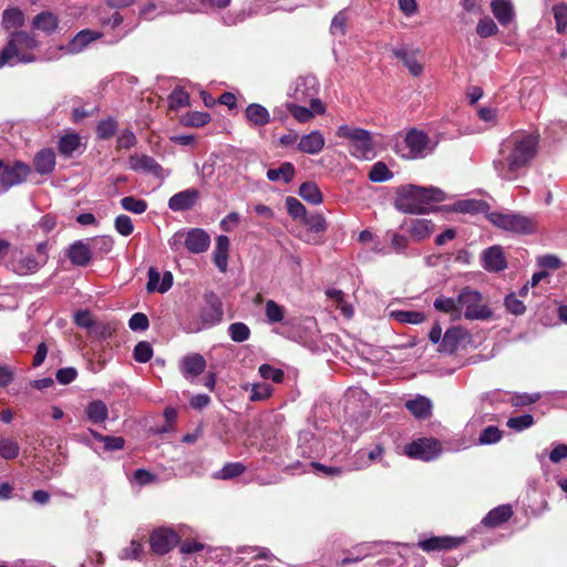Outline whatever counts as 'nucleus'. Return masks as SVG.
<instances>
[{
	"label": "nucleus",
	"mask_w": 567,
	"mask_h": 567,
	"mask_svg": "<svg viewBox=\"0 0 567 567\" xmlns=\"http://www.w3.org/2000/svg\"><path fill=\"white\" fill-rule=\"evenodd\" d=\"M210 235L202 228H192L187 231L181 230L175 233L168 244L172 247L179 248H209Z\"/></svg>",
	"instance_id": "1a4fd4ad"
},
{
	"label": "nucleus",
	"mask_w": 567,
	"mask_h": 567,
	"mask_svg": "<svg viewBox=\"0 0 567 567\" xmlns=\"http://www.w3.org/2000/svg\"><path fill=\"white\" fill-rule=\"evenodd\" d=\"M492 12L502 25H507L514 17V9L508 0H493Z\"/></svg>",
	"instance_id": "393cba45"
},
{
	"label": "nucleus",
	"mask_w": 567,
	"mask_h": 567,
	"mask_svg": "<svg viewBox=\"0 0 567 567\" xmlns=\"http://www.w3.org/2000/svg\"><path fill=\"white\" fill-rule=\"evenodd\" d=\"M347 20H348V17L344 11L338 12L332 19L331 27H330L331 32L334 34L336 33L344 34Z\"/></svg>",
	"instance_id": "774afa93"
},
{
	"label": "nucleus",
	"mask_w": 567,
	"mask_h": 567,
	"mask_svg": "<svg viewBox=\"0 0 567 567\" xmlns=\"http://www.w3.org/2000/svg\"><path fill=\"white\" fill-rule=\"evenodd\" d=\"M392 177L393 173L383 162L375 163L369 172V179L374 183L385 182Z\"/></svg>",
	"instance_id": "4c0bfd02"
},
{
	"label": "nucleus",
	"mask_w": 567,
	"mask_h": 567,
	"mask_svg": "<svg viewBox=\"0 0 567 567\" xmlns=\"http://www.w3.org/2000/svg\"><path fill=\"white\" fill-rule=\"evenodd\" d=\"M38 45L39 41L34 35L25 31L13 32L7 45L0 52V68H3L12 58L19 56L21 50H33Z\"/></svg>",
	"instance_id": "6e6552de"
},
{
	"label": "nucleus",
	"mask_w": 567,
	"mask_h": 567,
	"mask_svg": "<svg viewBox=\"0 0 567 567\" xmlns=\"http://www.w3.org/2000/svg\"><path fill=\"white\" fill-rule=\"evenodd\" d=\"M391 317L402 323L417 324L424 321L425 316L420 311H392Z\"/></svg>",
	"instance_id": "79ce46f5"
},
{
	"label": "nucleus",
	"mask_w": 567,
	"mask_h": 567,
	"mask_svg": "<svg viewBox=\"0 0 567 567\" xmlns=\"http://www.w3.org/2000/svg\"><path fill=\"white\" fill-rule=\"evenodd\" d=\"M405 144L409 147L412 157H424L434 148L429 136L422 131H417L415 128L408 132L405 136Z\"/></svg>",
	"instance_id": "ddd939ff"
},
{
	"label": "nucleus",
	"mask_w": 567,
	"mask_h": 567,
	"mask_svg": "<svg viewBox=\"0 0 567 567\" xmlns=\"http://www.w3.org/2000/svg\"><path fill=\"white\" fill-rule=\"evenodd\" d=\"M210 121V115L207 112H189L183 117V123L186 126L202 127Z\"/></svg>",
	"instance_id": "de8ad7c7"
},
{
	"label": "nucleus",
	"mask_w": 567,
	"mask_h": 567,
	"mask_svg": "<svg viewBox=\"0 0 567 567\" xmlns=\"http://www.w3.org/2000/svg\"><path fill=\"white\" fill-rule=\"evenodd\" d=\"M464 337L465 333L463 329L458 327L447 329L442 338L441 350L449 353L455 352Z\"/></svg>",
	"instance_id": "cd10ccee"
},
{
	"label": "nucleus",
	"mask_w": 567,
	"mask_h": 567,
	"mask_svg": "<svg viewBox=\"0 0 567 567\" xmlns=\"http://www.w3.org/2000/svg\"><path fill=\"white\" fill-rule=\"evenodd\" d=\"M171 109H178L189 104V95L181 87H176L168 96Z\"/></svg>",
	"instance_id": "6e6d98bb"
},
{
	"label": "nucleus",
	"mask_w": 567,
	"mask_h": 567,
	"mask_svg": "<svg viewBox=\"0 0 567 567\" xmlns=\"http://www.w3.org/2000/svg\"><path fill=\"white\" fill-rule=\"evenodd\" d=\"M265 313L269 323L282 322L286 310L274 300L266 301Z\"/></svg>",
	"instance_id": "58836bf2"
},
{
	"label": "nucleus",
	"mask_w": 567,
	"mask_h": 567,
	"mask_svg": "<svg viewBox=\"0 0 567 567\" xmlns=\"http://www.w3.org/2000/svg\"><path fill=\"white\" fill-rule=\"evenodd\" d=\"M434 308L437 311L451 315L454 320L461 318L458 297L454 299L440 296L434 300Z\"/></svg>",
	"instance_id": "c85d7f7f"
},
{
	"label": "nucleus",
	"mask_w": 567,
	"mask_h": 567,
	"mask_svg": "<svg viewBox=\"0 0 567 567\" xmlns=\"http://www.w3.org/2000/svg\"><path fill=\"white\" fill-rule=\"evenodd\" d=\"M462 543V538H453L449 536L444 537H431L419 543V547L424 551L452 549L457 547Z\"/></svg>",
	"instance_id": "6ab92c4d"
},
{
	"label": "nucleus",
	"mask_w": 567,
	"mask_h": 567,
	"mask_svg": "<svg viewBox=\"0 0 567 567\" xmlns=\"http://www.w3.org/2000/svg\"><path fill=\"white\" fill-rule=\"evenodd\" d=\"M487 218L493 225L515 234L528 235L537 229L533 218L519 214L491 213Z\"/></svg>",
	"instance_id": "0eeeda50"
},
{
	"label": "nucleus",
	"mask_w": 567,
	"mask_h": 567,
	"mask_svg": "<svg viewBox=\"0 0 567 567\" xmlns=\"http://www.w3.org/2000/svg\"><path fill=\"white\" fill-rule=\"evenodd\" d=\"M148 326V318L142 312L134 313L128 320V327L133 331H144Z\"/></svg>",
	"instance_id": "69168bd1"
},
{
	"label": "nucleus",
	"mask_w": 567,
	"mask_h": 567,
	"mask_svg": "<svg viewBox=\"0 0 567 567\" xmlns=\"http://www.w3.org/2000/svg\"><path fill=\"white\" fill-rule=\"evenodd\" d=\"M246 467L240 462L227 463L216 475L219 480H231L245 472Z\"/></svg>",
	"instance_id": "a19ab883"
},
{
	"label": "nucleus",
	"mask_w": 567,
	"mask_h": 567,
	"mask_svg": "<svg viewBox=\"0 0 567 567\" xmlns=\"http://www.w3.org/2000/svg\"><path fill=\"white\" fill-rule=\"evenodd\" d=\"M199 198V192L195 188H188L173 195L168 200V207L174 212L190 209Z\"/></svg>",
	"instance_id": "2eb2a0df"
},
{
	"label": "nucleus",
	"mask_w": 567,
	"mask_h": 567,
	"mask_svg": "<svg viewBox=\"0 0 567 567\" xmlns=\"http://www.w3.org/2000/svg\"><path fill=\"white\" fill-rule=\"evenodd\" d=\"M434 229V225L431 223V220L427 219H415L412 223L410 234L412 238L420 243L426 237H429Z\"/></svg>",
	"instance_id": "72a5a7b5"
},
{
	"label": "nucleus",
	"mask_w": 567,
	"mask_h": 567,
	"mask_svg": "<svg viewBox=\"0 0 567 567\" xmlns=\"http://www.w3.org/2000/svg\"><path fill=\"white\" fill-rule=\"evenodd\" d=\"M2 24L7 29L20 28L24 24V14L18 8L6 9L2 13Z\"/></svg>",
	"instance_id": "e433bc0d"
},
{
	"label": "nucleus",
	"mask_w": 567,
	"mask_h": 567,
	"mask_svg": "<svg viewBox=\"0 0 567 567\" xmlns=\"http://www.w3.org/2000/svg\"><path fill=\"white\" fill-rule=\"evenodd\" d=\"M299 195L312 205L322 203V194L315 182H305L299 187Z\"/></svg>",
	"instance_id": "473e14b6"
},
{
	"label": "nucleus",
	"mask_w": 567,
	"mask_h": 567,
	"mask_svg": "<svg viewBox=\"0 0 567 567\" xmlns=\"http://www.w3.org/2000/svg\"><path fill=\"white\" fill-rule=\"evenodd\" d=\"M115 228L121 235L128 236L133 231L132 219L126 215H120L115 219Z\"/></svg>",
	"instance_id": "338daca9"
},
{
	"label": "nucleus",
	"mask_w": 567,
	"mask_h": 567,
	"mask_svg": "<svg viewBox=\"0 0 567 567\" xmlns=\"http://www.w3.org/2000/svg\"><path fill=\"white\" fill-rule=\"evenodd\" d=\"M504 305L506 310L515 316L523 315L526 310L525 305L517 298L515 293L507 295L505 297Z\"/></svg>",
	"instance_id": "13d9d810"
},
{
	"label": "nucleus",
	"mask_w": 567,
	"mask_h": 567,
	"mask_svg": "<svg viewBox=\"0 0 567 567\" xmlns=\"http://www.w3.org/2000/svg\"><path fill=\"white\" fill-rule=\"evenodd\" d=\"M305 224L309 226V229L319 234L327 229V223L322 215L313 214L303 219Z\"/></svg>",
	"instance_id": "0e129e2a"
},
{
	"label": "nucleus",
	"mask_w": 567,
	"mask_h": 567,
	"mask_svg": "<svg viewBox=\"0 0 567 567\" xmlns=\"http://www.w3.org/2000/svg\"><path fill=\"white\" fill-rule=\"evenodd\" d=\"M92 436L104 444L105 450L115 451L121 450L124 446V439L121 436H107L102 435L96 431H91Z\"/></svg>",
	"instance_id": "c03bdc74"
},
{
	"label": "nucleus",
	"mask_w": 567,
	"mask_h": 567,
	"mask_svg": "<svg viewBox=\"0 0 567 567\" xmlns=\"http://www.w3.org/2000/svg\"><path fill=\"white\" fill-rule=\"evenodd\" d=\"M117 130V122L109 117L107 120L101 121L96 126V134L102 140L112 137Z\"/></svg>",
	"instance_id": "3c124183"
},
{
	"label": "nucleus",
	"mask_w": 567,
	"mask_h": 567,
	"mask_svg": "<svg viewBox=\"0 0 567 567\" xmlns=\"http://www.w3.org/2000/svg\"><path fill=\"white\" fill-rule=\"evenodd\" d=\"M534 424V417L530 414L509 417L506 425L515 431H524Z\"/></svg>",
	"instance_id": "864d4df0"
},
{
	"label": "nucleus",
	"mask_w": 567,
	"mask_h": 567,
	"mask_svg": "<svg viewBox=\"0 0 567 567\" xmlns=\"http://www.w3.org/2000/svg\"><path fill=\"white\" fill-rule=\"evenodd\" d=\"M130 166L134 171H143L153 174L158 178H164L162 166L151 156L135 154L130 157Z\"/></svg>",
	"instance_id": "dca6fc26"
},
{
	"label": "nucleus",
	"mask_w": 567,
	"mask_h": 567,
	"mask_svg": "<svg viewBox=\"0 0 567 567\" xmlns=\"http://www.w3.org/2000/svg\"><path fill=\"white\" fill-rule=\"evenodd\" d=\"M461 316L468 320H487L492 317L489 308L483 303V296L477 290L464 288L458 293Z\"/></svg>",
	"instance_id": "423d86ee"
},
{
	"label": "nucleus",
	"mask_w": 567,
	"mask_h": 567,
	"mask_svg": "<svg viewBox=\"0 0 567 567\" xmlns=\"http://www.w3.org/2000/svg\"><path fill=\"white\" fill-rule=\"evenodd\" d=\"M538 140L532 134L512 136L502 144L503 158L495 159L493 165L503 179L512 181L516 172L528 165L536 155Z\"/></svg>",
	"instance_id": "f257e3e1"
},
{
	"label": "nucleus",
	"mask_w": 567,
	"mask_h": 567,
	"mask_svg": "<svg viewBox=\"0 0 567 567\" xmlns=\"http://www.w3.org/2000/svg\"><path fill=\"white\" fill-rule=\"evenodd\" d=\"M286 207H287L288 214L293 219H302L303 220L307 217V209H306L305 205L296 197L288 196L286 198Z\"/></svg>",
	"instance_id": "37998d69"
},
{
	"label": "nucleus",
	"mask_w": 567,
	"mask_h": 567,
	"mask_svg": "<svg viewBox=\"0 0 567 567\" xmlns=\"http://www.w3.org/2000/svg\"><path fill=\"white\" fill-rule=\"evenodd\" d=\"M59 27L58 17L51 11H42L32 20V28L52 34Z\"/></svg>",
	"instance_id": "5701e85b"
},
{
	"label": "nucleus",
	"mask_w": 567,
	"mask_h": 567,
	"mask_svg": "<svg viewBox=\"0 0 567 567\" xmlns=\"http://www.w3.org/2000/svg\"><path fill=\"white\" fill-rule=\"evenodd\" d=\"M444 199L445 194L440 188L406 185L398 189L394 207L404 214L420 215L429 213L433 203Z\"/></svg>",
	"instance_id": "f03ea898"
},
{
	"label": "nucleus",
	"mask_w": 567,
	"mask_h": 567,
	"mask_svg": "<svg viewBox=\"0 0 567 567\" xmlns=\"http://www.w3.org/2000/svg\"><path fill=\"white\" fill-rule=\"evenodd\" d=\"M383 452H384V450L380 445H377L373 450H371L369 452H367L364 450L357 452L354 468L362 470V468L368 467L372 462L381 460Z\"/></svg>",
	"instance_id": "c756f323"
},
{
	"label": "nucleus",
	"mask_w": 567,
	"mask_h": 567,
	"mask_svg": "<svg viewBox=\"0 0 567 567\" xmlns=\"http://www.w3.org/2000/svg\"><path fill=\"white\" fill-rule=\"evenodd\" d=\"M80 147V136L76 133H70L59 140V152L65 157H71Z\"/></svg>",
	"instance_id": "c9c22d12"
},
{
	"label": "nucleus",
	"mask_w": 567,
	"mask_h": 567,
	"mask_svg": "<svg viewBox=\"0 0 567 567\" xmlns=\"http://www.w3.org/2000/svg\"><path fill=\"white\" fill-rule=\"evenodd\" d=\"M287 109L291 115L300 123H306L313 117L312 111L305 106H300L295 103H288Z\"/></svg>",
	"instance_id": "4d7b16f0"
},
{
	"label": "nucleus",
	"mask_w": 567,
	"mask_h": 567,
	"mask_svg": "<svg viewBox=\"0 0 567 567\" xmlns=\"http://www.w3.org/2000/svg\"><path fill=\"white\" fill-rule=\"evenodd\" d=\"M408 456L425 462L436 458L441 453L439 441L434 439H419L406 446Z\"/></svg>",
	"instance_id": "9d476101"
},
{
	"label": "nucleus",
	"mask_w": 567,
	"mask_h": 567,
	"mask_svg": "<svg viewBox=\"0 0 567 567\" xmlns=\"http://www.w3.org/2000/svg\"><path fill=\"white\" fill-rule=\"evenodd\" d=\"M245 117L254 127H261L270 122V114L268 110L258 103H251L246 107Z\"/></svg>",
	"instance_id": "aec40b11"
},
{
	"label": "nucleus",
	"mask_w": 567,
	"mask_h": 567,
	"mask_svg": "<svg viewBox=\"0 0 567 567\" xmlns=\"http://www.w3.org/2000/svg\"><path fill=\"white\" fill-rule=\"evenodd\" d=\"M337 136L349 141V152L359 159L368 158L374 148L371 133L363 128L341 125L337 130Z\"/></svg>",
	"instance_id": "39448f33"
},
{
	"label": "nucleus",
	"mask_w": 567,
	"mask_h": 567,
	"mask_svg": "<svg viewBox=\"0 0 567 567\" xmlns=\"http://www.w3.org/2000/svg\"><path fill=\"white\" fill-rule=\"evenodd\" d=\"M85 414L91 422L101 423L107 419L109 410L103 401L95 400L87 404Z\"/></svg>",
	"instance_id": "7c9ffc66"
},
{
	"label": "nucleus",
	"mask_w": 567,
	"mask_h": 567,
	"mask_svg": "<svg viewBox=\"0 0 567 567\" xmlns=\"http://www.w3.org/2000/svg\"><path fill=\"white\" fill-rule=\"evenodd\" d=\"M392 53L396 59L403 62V64L408 68L409 72L413 76H419L422 74L423 65L416 60L415 53H410L404 48L392 49Z\"/></svg>",
	"instance_id": "bb28decb"
},
{
	"label": "nucleus",
	"mask_w": 567,
	"mask_h": 567,
	"mask_svg": "<svg viewBox=\"0 0 567 567\" xmlns=\"http://www.w3.org/2000/svg\"><path fill=\"white\" fill-rule=\"evenodd\" d=\"M487 207L486 202L475 199H463L455 204V210L461 213H480L484 212Z\"/></svg>",
	"instance_id": "ea45409f"
},
{
	"label": "nucleus",
	"mask_w": 567,
	"mask_h": 567,
	"mask_svg": "<svg viewBox=\"0 0 567 567\" xmlns=\"http://www.w3.org/2000/svg\"><path fill=\"white\" fill-rule=\"evenodd\" d=\"M483 266L488 271H501L507 267L502 250H484L482 255Z\"/></svg>",
	"instance_id": "a878e982"
},
{
	"label": "nucleus",
	"mask_w": 567,
	"mask_h": 567,
	"mask_svg": "<svg viewBox=\"0 0 567 567\" xmlns=\"http://www.w3.org/2000/svg\"><path fill=\"white\" fill-rule=\"evenodd\" d=\"M405 408L414 417L420 420L429 419L432 413V402L423 395H417L415 399L406 401Z\"/></svg>",
	"instance_id": "4be33fe9"
},
{
	"label": "nucleus",
	"mask_w": 567,
	"mask_h": 567,
	"mask_svg": "<svg viewBox=\"0 0 567 567\" xmlns=\"http://www.w3.org/2000/svg\"><path fill=\"white\" fill-rule=\"evenodd\" d=\"M45 259L43 250H0V261L18 275L38 270Z\"/></svg>",
	"instance_id": "7ed1b4c3"
},
{
	"label": "nucleus",
	"mask_w": 567,
	"mask_h": 567,
	"mask_svg": "<svg viewBox=\"0 0 567 567\" xmlns=\"http://www.w3.org/2000/svg\"><path fill=\"white\" fill-rule=\"evenodd\" d=\"M34 169L41 175H48L55 167V154L51 148H42L33 158Z\"/></svg>",
	"instance_id": "412c9836"
},
{
	"label": "nucleus",
	"mask_w": 567,
	"mask_h": 567,
	"mask_svg": "<svg viewBox=\"0 0 567 567\" xmlns=\"http://www.w3.org/2000/svg\"><path fill=\"white\" fill-rule=\"evenodd\" d=\"M229 336L235 342H244L250 336V330L247 324L243 322L231 323L228 328Z\"/></svg>",
	"instance_id": "8fccbe9b"
},
{
	"label": "nucleus",
	"mask_w": 567,
	"mask_h": 567,
	"mask_svg": "<svg viewBox=\"0 0 567 567\" xmlns=\"http://www.w3.org/2000/svg\"><path fill=\"white\" fill-rule=\"evenodd\" d=\"M204 305L198 312V321L190 323L188 331L198 332L203 329L218 324L224 317L223 302L214 291H207L203 296Z\"/></svg>",
	"instance_id": "20e7f679"
},
{
	"label": "nucleus",
	"mask_w": 567,
	"mask_h": 567,
	"mask_svg": "<svg viewBox=\"0 0 567 567\" xmlns=\"http://www.w3.org/2000/svg\"><path fill=\"white\" fill-rule=\"evenodd\" d=\"M134 359L140 363L148 362L153 357V348L147 341H140L134 348Z\"/></svg>",
	"instance_id": "603ef678"
},
{
	"label": "nucleus",
	"mask_w": 567,
	"mask_h": 567,
	"mask_svg": "<svg viewBox=\"0 0 567 567\" xmlns=\"http://www.w3.org/2000/svg\"><path fill=\"white\" fill-rule=\"evenodd\" d=\"M295 174H296V169H295V166L289 163V162H285L280 165L279 168H270L267 171V178L271 182H277L279 181L280 178H282V181L288 184L290 183L293 177H295Z\"/></svg>",
	"instance_id": "2f4dec72"
},
{
	"label": "nucleus",
	"mask_w": 567,
	"mask_h": 567,
	"mask_svg": "<svg viewBox=\"0 0 567 567\" xmlns=\"http://www.w3.org/2000/svg\"><path fill=\"white\" fill-rule=\"evenodd\" d=\"M259 374L265 380H272L276 383H280L284 380V372L280 369H276L269 364H261L259 367Z\"/></svg>",
	"instance_id": "680f3d73"
},
{
	"label": "nucleus",
	"mask_w": 567,
	"mask_h": 567,
	"mask_svg": "<svg viewBox=\"0 0 567 567\" xmlns=\"http://www.w3.org/2000/svg\"><path fill=\"white\" fill-rule=\"evenodd\" d=\"M497 31H498V28H497L496 23L489 18L481 19L476 27V32L482 38L491 37L493 34H495Z\"/></svg>",
	"instance_id": "e2e57ef3"
},
{
	"label": "nucleus",
	"mask_w": 567,
	"mask_h": 567,
	"mask_svg": "<svg viewBox=\"0 0 567 567\" xmlns=\"http://www.w3.org/2000/svg\"><path fill=\"white\" fill-rule=\"evenodd\" d=\"M30 173V166L23 162L17 161L12 164H6L2 161L1 186L4 189H8L12 186L19 185L28 178Z\"/></svg>",
	"instance_id": "f8f14e48"
},
{
	"label": "nucleus",
	"mask_w": 567,
	"mask_h": 567,
	"mask_svg": "<svg viewBox=\"0 0 567 567\" xmlns=\"http://www.w3.org/2000/svg\"><path fill=\"white\" fill-rule=\"evenodd\" d=\"M324 147V137L319 131H312L301 136L298 150L307 154H318Z\"/></svg>",
	"instance_id": "a211bd4d"
},
{
	"label": "nucleus",
	"mask_w": 567,
	"mask_h": 567,
	"mask_svg": "<svg viewBox=\"0 0 567 567\" xmlns=\"http://www.w3.org/2000/svg\"><path fill=\"white\" fill-rule=\"evenodd\" d=\"M553 13L556 22V31L561 34L567 27V4L560 2L553 7Z\"/></svg>",
	"instance_id": "a18cd8bd"
},
{
	"label": "nucleus",
	"mask_w": 567,
	"mask_h": 567,
	"mask_svg": "<svg viewBox=\"0 0 567 567\" xmlns=\"http://www.w3.org/2000/svg\"><path fill=\"white\" fill-rule=\"evenodd\" d=\"M513 515L512 507L509 505H502L488 512L483 518L482 523L487 527H496L507 522Z\"/></svg>",
	"instance_id": "b1692460"
},
{
	"label": "nucleus",
	"mask_w": 567,
	"mask_h": 567,
	"mask_svg": "<svg viewBox=\"0 0 567 567\" xmlns=\"http://www.w3.org/2000/svg\"><path fill=\"white\" fill-rule=\"evenodd\" d=\"M502 439V431L496 426H487L484 429L478 437L481 444H494Z\"/></svg>",
	"instance_id": "bf43d9fd"
},
{
	"label": "nucleus",
	"mask_w": 567,
	"mask_h": 567,
	"mask_svg": "<svg viewBox=\"0 0 567 567\" xmlns=\"http://www.w3.org/2000/svg\"><path fill=\"white\" fill-rule=\"evenodd\" d=\"M244 390L248 391L250 390V401L257 402V401H264L268 399L274 391V388L268 383H247L243 386Z\"/></svg>",
	"instance_id": "f704fd0d"
},
{
	"label": "nucleus",
	"mask_w": 567,
	"mask_h": 567,
	"mask_svg": "<svg viewBox=\"0 0 567 567\" xmlns=\"http://www.w3.org/2000/svg\"><path fill=\"white\" fill-rule=\"evenodd\" d=\"M143 553V545L137 540H132L131 544L123 548L120 553V558L126 559H138Z\"/></svg>",
	"instance_id": "052dcab7"
},
{
	"label": "nucleus",
	"mask_w": 567,
	"mask_h": 567,
	"mask_svg": "<svg viewBox=\"0 0 567 567\" xmlns=\"http://www.w3.org/2000/svg\"><path fill=\"white\" fill-rule=\"evenodd\" d=\"M121 205L125 210L134 214H143L147 209V203L144 199L126 196L121 199Z\"/></svg>",
	"instance_id": "09e8293b"
},
{
	"label": "nucleus",
	"mask_w": 567,
	"mask_h": 567,
	"mask_svg": "<svg viewBox=\"0 0 567 567\" xmlns=\"http://www.w3.org/2000/svg\"><path fill=\"white\" fill-rule=\"evenodd\" d=\"M68 258L75 266H85L92 259L91 250H65Z\"/></svg>",
	"instance_id": "5fc2aeb1"
},
{
	"label": "nucleus",
	"mask_w": 567,
	"mask_h": 567,
	"mask_svg": "<svg viewBox=\"0 0 567 567\" xmlns=\"http://www.w3.org/2000/svg\"><path fill=\"white\" fill-rule=\"evenodd\" d=\"M102 32L84 29L78 32L65 45H61L60 50L66 54H78L82 52L89 44L101 39Z\"/></svg>",
	"instance_id": "4468645a"
},
{
	"label": "nucleus",
	"mask_w": 567,
	"mask_h": 567,
	"mask_svg": "<svg viewBox=\"0 0 567 567\" xmlns=\"http://www.w3.org/2000/svg\"><path fill=\"white\" fill-rule=\"evenodd\" d=\"M206 369V361L199 353L185 355L181 360V371L186 379H193L203 373Z\"/></svg>",
	"instance_id": "f3484780"
},
{
	"label": "nucleus",
	"mask_w": 567,
	"mask_h": 567,
	"mask_svg": "<svg viewBox=\"0 0 567 567\" xmlns=\"http://www.w3.org/2000/svg\"><path fill=\"white\" fill-rule=\"evenodd\" d=\"M179 542L177 533L171 528L159 527L152 532L150 538L151 549L156 555H165Z\"/></svg>",
	"instance_id": "9b49d317"
},
{
	"label": "nucleus",
	"mask_w": 567,
	"mask_h": 567,
	"mask_svg": "<svg viewBox=\"0 0 567 567\" xmlns=\"http://www.w3.org/2000/svg\"><path fill=\"white\" fill-rule=\"evenodd\" d=\"M20 446L11 439L0 440V456L6 460H13L19 455Z\"/></svg>",
	"instance_id": "49530a36"
}]
</instances>
